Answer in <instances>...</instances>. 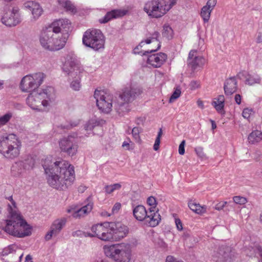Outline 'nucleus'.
Wrapping results in <instances>:
<instances>
[{
	"label": "nucleus",
	"instance_id": "nucleus-1",
	"mask_svg": "<svg viewBox=\"0 0 262 262\" xmlns=\"http://www.w3.org/2000/svg\"><path fill=\"white\" fill-rule=\"evenodd\" d=\"M42 166L48 184L55 189L65 190L75 180L74 167L66 161L53 162L47 158L43 161Z\"/></svg>",
	"mask_w": 262,
	"mask_h": 262
},
{
	"label": "nucleus",
	"instance_id": "nucleus-2",
	"mask_svg": "<svg viewBox=\"0 0 262 262\" xmlns=\"http://www.w3.org/2000/svg\"><path fill=\"white\" fill-rule=\"evenodd\" d=\"M55 91L54 88L47 86L37 92L33 91L27 98L28 105L33 110H41V106L44 108L50 106L55 101Z\"/></svg>",
	"mask_w": 262,
	"mask_h": 262
},
{
	"label": "nucleus",
	"instance_id": "nucleus-3",
	"mask_svg": "<svg viewBox=\"0 0 262 262\" xmlns=\"http://www.w3.org/2000/svg\"><path fill=\"white\" fill-rule=\"evenodd\" d=\"M5 231L8 234L17 237H24L31 234V228L20 215L11 212V217L6 220Z\"/></svg>",
	"mask_w": 262,
	"mask_h": 262
},
{
	"label": "nucleus",
	"instance_id": "nucleus-4",
	"mask_svg": "<svg viewBox=\"0 0 262 262\" xmlns=\"http://www.w3.org/2000/svg\"><path fill=\"white\" fill-rule=\"evenodd\" d=\"M62 69L69 76L75 79L71 83V88L75 91L79 90L80 74L83 69L74 53H70L67 55Z\"/></svg>",
	"mask_w": 262,
	"mask_h": 262
},
{
	"label": "nucleus",
	"instance_id": "nucleus-5",
	"mask_svg": "<svg viewBox=\"0 0 262 262\" xmlns=\"http://www.w3.org/2000/svg\"><path fill=\"white\" fill-rule=\"evenodd\" d=\"M142 91L140 89L134 86L125 88L118 97L113 101L114 107L119 115H123L129 111L128 103L139 96Z\"/></svg>",
	"mask_w": 262,
	"mask_h": 262
},
{
	"label": "nucleus",
	"instance_id": "nucleus-6",
	"mask_svg": "<svg viewBox=\"0 0 262 262\" xmlns=\"http://www.w3.org/2000/svg\"><path fill=\"white\" fill-rule=\"evenodd\" d=\"M133 213L134 217L139 221H144L150 227L157 226L161 220L159 209L154 207H150L148 210L142 205L133 206Z\"/></svg>",
	"mask_w": 262,
	"mask_h": 262
},
{
	"label": "nucleus",
	"instance_id": "nucleus-7",
	"mask_svg": "<svg viewBox=\"0 0 262 262\" xmlns=\"http://www.w3.org/2000/svg\"><path fill=\"white\" fill-rule=\"evenodd\" d=\"M21 146V141L14 134L0 136V153L7 158L17 157L19 154Z\"/></svg>",
	"mask_w": 262,
	"mask_h": 262
},
{
	"label": "nucleus",
	"instance_id": "nucleus-8",
	"mask_svg": "<svg viewBox=\"0 0 262 262\" xmlns=\"http://www.w3.org/2000/svg\"><path fill=\"white\" fill-rule=\"evenodd\" d=\"M106 255L115 262H130L131 246L128 243H120L104 247Z\"/></svg>",
	"mask_w": 262,
	"mask_h": 262
},
{
	"label": "nucleus",
	"instance_id": "nucleus-9",
	"mask_svg": "<svg viewBox=\"0 0 262 262\" xmlns=\"http://www.w3.org/2000/svg\"><path fill=\"white\" fill-rule=\"evenodd\" d=\"M177 0H151L145 3L144 10L149 16L159 18L163 16L176 4Z\"/></svg>",
	"mask_w": 262,
	"mask_h": 262
},
{
	"label": "nucleus",
	"instance_id": "nucleus-10",
	"mask_svg": "<svg viewBox=\"0 0 262 262\" xmlns=\"http://www.w3.org/2000/svg\"><path fill=\"white\" fill-rule=\"evenodd\" d=\"M63 24L68 25L70 24L68 19H59L52 24L51 27L43 30L40 36V42L41 45L46 49L49 50L50 47H53V40L56 33H60L61 27H63Z\"/></svg>",
	"mask_w": 262,
	"mask_h": 262
},
{
	"label": "nucleus",
	"instance_id": "nucleus-11",
	"mask_svg": "<svg viewBox=\"0 0 262 262\" xmlns=\"http://www.w3.org/2000/svg\"><path fill=\"white\" fill-rule=\"evenodd\" d=\"M82 42L86 47L98 51L104 47V36L100 30L89 29L83 34Z\"/></svg>",
	"mask_w": 262,
	"mask_h": 262
},
{
	"label": "nucleus",
	"instance_id": "nucleus-12",
	"mask_svg": "<svg viewBox=\"0 0 262 262\" xmlns=\"http://www.w3.org/2000/svg\"><path fill=\"white\" fill-rule=\"evenodd\" d=\"M160 33L157 32H154L151 37L146 39L145 40H142L140 43L136 47L134 50V54H142L143 55L157 51L161 47V42L159 41V37Z\"/></svg>",
	"mask_w": 262,
	"mask_h": 262
},
{
	"label": "nucleus",
	"instance_id": "nucleus-13",
	"mask_svg": "<svg viewBox=\"0 0 262 262\" xmlns=\"http://www.w3.org/2000/svg\"><path fill=\"white\" fill-rule=\"evenodd\" d=\"M45 75L42 73H36L24 76L20 83V89L24 92H33L42 83Z\"/></svg>",
	"mask_w": 262,
	"mask_h": 262
},
{
	"label": "nucleus",
	"instance_id": "nucleus-14",
	"mask_svg": "<svg viewBox=\"0 0 262 262\" xmlns=\"http://www.w3.org/2000/svg\"><path fill=\"white\" fill-rule=\"evenodd\" d=\"M0 16L2 23L9 27L15 26L20 22L19 9L17 7L10 10L8 7H5L3 10H0Z\"/></svg>",
	"mask_w": 262,
	"mask_h": 262
},
{
	"label": "nucleus",
	"instance_id": "nucleus-15",
	"mask_svg": "<svg viewBox=\"0 0 262 262\" xmlns=\"http://www.w3.org/2000/svg\"><path fill=\"white\" fill-rule=\"evenodd\" d=\"M94 97L96 99L98 108L104 113H110L113 107L112 96L104 91L96 90Z\"/></svg>",
	"mask_w": 262,
	"mask_h": 262
},
{
	"label": "nucleus",
	"instance_id": "nucleus-16",
	"mask_svg": "<svg viewBox=\"0 0 262 262\" xmlns=\"http://www.w3.org/2000/svg\"><path fill=\"white\" fill-rule=\"evenodd\" d=\"M129 233L128 227L120 222H110L109 241H119Z\"/></svg>",
	"mask_w": 262,
	"mask_h": 262
},
{
	"label": "nucleus",
	"instance_id": "nucleus-17",
	"mask_svg": "<svg viewBox=\"0 0 262 262\" xmlns=\"http://www.w3.org/2000/svg\"><path fill=\"white\" fill-rule=\"evenodd\" d=\"M77 137V134H74L61 139L59 144L61 151L67 153L70 156L75 155L77 151L78 148Z\"/></svg>",
	"mask_w": 262,
	"mask_h": 262
},
{
	"label": "nucleus",
	"instance_id": "nucleus-18",
	"mask_svg": "<svg viewBox=\"0 0 262 262\" xmlns=\"http://www.w3.org/2000/svg\"><path fill=\"white\" fill-rule=\"evenodd\" d=\"M91 230L96 237L104 241H109L111 235L110 231V222L97 224L93 226Z\"/></svg>",
	"mask_w": 262,
	"mask_h": 262
},
{
	"label": "nucleus",
	"instance_id": "nucleus-19",
	"mask_svg": "<svg viewBox=\"0 0 262 262\" xmlns=\"http://www.w3.org/2000/svg\"><path fill=\"white\" fill-rule=\"evenodd\" d=\"M205 62L206 60L203 56L197 55L196 50L190 51L188 57V65L193 71L202 69Z\"/></svg>",
	"mask_w": 262,
	"mask_h": 262
},
{
	"label": "nucleus",
	"instance_id": "nucleus-20",
	"mask_svg": "<svg viewBox=\"0 0 262 262\" xmlns=\"http://www.w3.org/2000/svg\"><path fill=\"white\" fill-rule=\"evenodd\" d=\"M34 163L35 161L32 158H28L25 161L17 162L13 165L11 172L14 176H19L26 170L32 168Z\"/></svg>",
	"mask_w": 262,
	"mask_h": 262
},
{
	"label": "nucleus",
	"instance_id": "nucleus-21",
	"mask_svg": "<svg viewBox=\"0 0 262 262\" xmlns=\"http://www.w3.org/2000/svg\"><path fill=\"white\" fill-rule=\"evenodd\" d=\"M216 256V262H230L235 257V251L230 247H222L219 248Z\"/></svg>",
	"mask_w": 262,
	"mask_h": 262
},
{
	"label": "nucleus",
	"instance_id": "nucleus-22",
	"mask_svg": "<svg viewBox=\"0 0 262 262\" xmlns=\"http://www.w3.org/2000/svg\"><path fill=\"white\" fill-rule=\"evenodd\" d=\"M167 56L165 53H159L149 56L147 62L154 68H160L166 60Z\"/></svg>",
	"mask_w": 262,
	"mask_h": 262
},
{
	"label": "nucleus",
	"instance_id": "nucleus-23",
	"mask_svg": "<svg viewBox=\"0 0 262 262\" xmlns=\"http://www.w3.org/2000/svg\"><path fill=\"white\" fill-rule=\"evenodd\" d=\"M66 220L64 219L55 220L52 224L50 230L46 235L45 238L47 241L50 240L53 236H56L66 224Z\"/></svg>",
	"mask_w": 262,
	"mask_h": 262
},
{
	"label": "nucleus",
	"instance_id": "nucleus-24",
	"mask_svg": "<svg viewBox=\"0 0 262 262\" xmlns=\"http://www.w3.org/2000/svg\"><path fill=\"white\" fill-rule=\"evenodd\" d=\"M127 11L120 9H114L106 13L105 15L99 19V23L105 24L114 18H117L126 15Z\"/></svg>",
	"mask_w": 262,
	"mask_h": 262
},
{
	"label": "nucleus",
	"instance_id": "nucleus-25",
	"mask_svg": "<svg viewBox=\"0 0 262 262\" xmlns=\"http://www.w3.org/2000/svg\"><path fill=\"white\" fill-rule=\"evenodd\" d=\"M25 7L31 12L34 20L38 19L42 14L43 10L40 5L37 3L29 2L25 4Z\"/></svg>",
	"mask_w": 262,
	"mask_h": 262
},
{
	"label": "nucleus",
	"instance_id": "nucleus-26",
	"mask_svg": "<svg viewBox=\"0 0 262 262\" xmlns=\"http://www.w3.org/2000/svg\"><path fill=\"white\" fill-rule=\"evenodd\" d=\"M225 94L231 95L237 90V81L235 77H230L227 79L224 85Z\"/></svg>",
	"mask_w": 262,
	"mask_h": 262
},
{
	"label": "nucleus",
	"instance_id": "nucleus-27",
	"mask_svg": "<svg viewBox=\"0 0 262 262\" xmlns=\"http://www.w3.org/2000/svg\"><path fill=\"white\" fill-rule=\"evenodd\" d=\"M245 78V83L249 85H253L255 84H260L261 78L260 76L256 73L250 74L247 72L240 73Z\"/></svg>",
	"mask_w": 262,
	"mask_h": 262
},
{
	"label": "nucleus",
	"instance_id": "nucleus-28",
	"mask_svg": "<svg viewBox=\"0 0 262 262\" xmlns=\"http://www.w3.org/2000/svg\"><path fill=\"white\" fill-rule=\"evenodd\" d=\"M59 33H56L53 40V47H50V51H57L64 47L67 41L66 37L60 36Z\"/></svg>",
	"mask_w": 262,
	"mask_h": 262
},
{
	"label": "nucleus",
	"instance_id": "nucleus-29",
	"mask_svg": "<svg viewBox=\"0 0 262 262\" xmlns=\"http://www.w3.org/2000/svg\"><path fill=\"white\" fill-rule=\"evenodd\" d=\"M92 208L93 204L92 203H88L78 210L75 211L73 213V216L75 218L80 217L88 212H90L92 210Z\"/></svg>",
	"mask_w": 262,
	"mask_h": 262
},
{
	"label": "nucleus",
	"instance_id": "nucleus-30",
	"mask_svg": "<svg viewBox=\"0 0 262 262\" xmlns=\"http://www.w3.org/2000/svg\"><path fill=\"white\" fill-rule=\"evenodd\" d=\"M188 206L192 211L198 214H203L206 211V206H201L199 204L192 201L188 203Z\"/></svg>",
	"mask_w": 262,
	"mask_h": 262
},
{
	"label": "nucleus",
	"instance_id": "nucleus-31",
	"mask_svg": "<svg viewBox=\"0 0 262 262\" xmlns=\"http://www.w3.org/2000/svg\"><path fill=\"white\" fill-rule=\"evenodd\" d=\"M248 141L252 144L262 140V132L256 130L252 132L248 136Z\"/></svg>",
	"mask_w": 262,
	"mask_h": 262
},
{
	"label": "nucleus",
	"instance_id": "nucleus-32",
	"mask_svg": "<svg viewBox=\"0 0 262 262\" xmlns=\"http://www.w3.org/2000/svg\"><path fill=\"white\" fill-rule=\"evenodd\" d=\"M121 188L120 183H116L112 185H107L105 186L104 189L105 193L111 194L115 190H118Z\"/></svg>",
	"mask_w": 262,
	"mask_h": 262
},
{
	"label": "nucleus",
	"instance_id": "nucleus-33",
	"mask_svg": "<svg viewBox=\"0 0 262 262\" xmlns=\"http://www.w3.org/2000/svg\"><path fill=\"white\" fill-rule=\"evenodd\" d=\"M212 10L209 9L206 6H204L201 10V15L203 18L204 22H207L210 17V13Z\"/></svg>",
	"mask_w": 262,
	"mask_h": 262
},
{
	"label": "nucleus",
	"instance_id": "nucleus-34",
	"mask_svg": "<svg viewBox=\"0 0 262 262\" xmlns=\"http://www.w3.org/2000/svg\"><path fill=\"white\" fill-rule=\"evenodd\" d=\"M162 35L163 37L170 39L172 37L173 30L168 25H164L163 27V30L162 32Z\"/></svg>",
	"mask_w": 262,
	"mask_h": 262
},
{
	"label": "nucleus",
	"instance_id": "nucleus-35",
	"mask_svg": "<svg viewBox=\"0 0 262 262\" xmlns=\"http://www.w3.org/2000/svg\"><path fill=\"white\" fill-rule=\"evenodd\" d=\"M216 99H217V101H220V104L215 105V108L218 112L222 113V111H223L224 107V96L223 95H220Z\"/></svg>",
	"mask_w": 262,
	"mask_h": 262
},
{
	"label": "nucleus",
	"instance_id": "nucleus-36",
	"mask_svg": "<svg viewBox=\"0 0 262 262\" xmlns=\"http://www.w3.org/2000/svg\"><path fill=\"white\" fill-rule=\"evenodd\" d=\"M141 129L140 128L135 127L132 129V134L133 138L135 140V141L138 143L141 142V139L140 137V133L141 132Z\"/></svg>",
	"mask_w": 262,
	"mask_h": 262
},
{
	"label": "nucleus",
	"instance_id": "nucleus-37",
	"mask_svg": "<svg viewBox=\"0 0 262 262\" xmlns=\"http://www.w3.org/2000/svg\"><path fill=\"white\" fill-rule=\"evenodd\" d=\"M181 94V89L179 87H177L170 97L169 102H172L174 100L178 99L180 96Z\"/></svg>",
	"mask_w": 262,
	"mask_h": 262
},
{
	"label": "nucleus",
	"instance_id": "nucleus-38",
	"mask_svg": "<svg viewBox=\"0 0 262 262\" xmlns=\"http://www.w3.org/2000/svg\"><path fill=\"white\" fill-rule=\"evenodd\" d=\"M233 201L237 204L244 205L247 202L246 198L241 196H235L233 198Z\"/></svg>",
	"mask_w": 262,
	"mask_h": 262
},
{
	"label": "nucleus",
	"instance_id": "nucleus-39",
	"mask_svg": "<svg viewBox=\"0 0 262 262\" xmlns=\"http://www.w3.org/2000/svg\"><path fill=\"white\" fill-rule=\"evenodd\" d=\"M62 6L64 7L68 11H70L72 12L76 11L75 6L70 1L64 2L62 4Z\"/></svg>",
	"mask_w": 262,
	"mask_h": 262
},
{
	"label": "nucleus",
	"instance_id": "nucleus-40",
	"mask_svg": "<svg viewBox=\"0 0 262 262\" xmlns=\"http://www.w3.org/2000/svg\"><path fill=\"white\" fill-rule=\"evenodd\" d=\"M12 117L11 113H7L0 117V126L7 123Z\"/></svg>",
	"mask_w": 262,
	"mask_h": 262
},
{
	"label": "nucleus",
	"instance_id": "nucleus-41",
	"mask_svg": "<svg viewBox=\"0 0 262 262\" xmlns=\"http://www.w3.org/2000/svg\"><path fill=\"white\" fill-rule=\"evenodd\" d=\"M98 122L93 120L89 121L85 125L84 128L86 130H90L93 129L94 126L98 125Z\"/></svg>",
	"mask_w": 262,
	"mask_h": 262
},
{
	"label": "nucleus",
	"instance_id": "nucleus-42",
	"mask_svg": "<svg viewBox=\"0 0 262 262\" xmlns=\"http://www.w3.org/2000/svg\"><path fill=\"white\" fill-rule=\"evenodd\" d=\"M195 151L198 155V157H199L202 159H206V154L204 153L203 151V148L202 147H198L195 148Z\"/></svg>",
	"mask_w": 262,
	"mask_h": 262
},
{
	"label": "nucleus",
	"instance_id": "nucleus-43",
	"mask_svg": "<svg viewBox=\"0 0 262 262\" xmlns=\"http://www.w3.org/2000/svg\"><path fill=\"white\" fill-rule=\"evenodd\" d=\"M79 120H76V121H74L72 122L69 125H67L66 126L61 125V127L62 128L70 129L73 127L77 126L79 124Z\"/></svg>",
	"mask_w": 262,
	"mask_h": 262
},
{
	"label": "nucleus",
	"instance_id": "nucleus-44",
	"mask_svg": "<svg viewBox=\"0 0 262 262\" xmlns=\"http://www.w3.org/2000/svg\"><path fill=\"white\" fill-rule=\"evenodd\" d=\"M216 4V0H208L205 6L212 10Z\"/></svg>",
	"mask_w": 262,
	"mask_h": 262
},
{
	"label": "nucleus",
	"instance_id": "nucleus-45",
	"mask_svg": "<svg viewBox=\"0 0 262 262\" xmlns=\"http://www.w3.org/2000/svg\"><path fill=\"white\" fill-rule=\"evenodd\" d=\"M251 112L252 110L251 109L248 108H244L242 113L243 117L246 119L249 118L250 116Z\"/></svg>",
	"mask_w": 262,
	"mask_h": 262
},
{
	"label": "nucleus",
	"instance_id": "nucleus-46",
	"mask_svg": "<svg viewBox=\"0 0 262 262\" xmlns=\"http://www.w3.org/2000/svg\"><path fill=\"white\" fill-rule=\"evenodd\" d=\"M121 205L120 203H116L112 209V213L115 214L117 213L120 209Z\"/></svg>",
	"mask_w": 262,
	"mask_h": 262
},
{
	"label": "nucleus",
	"instance_id": "nucleus-47",
	"mask_svg": "<svg viewBox=\"0 0 262 262\" xmlns=\"http://www.w3.org/2000/svg\"><path fill=\"white\" fill-rule=\"evenodd\" d=\"M185 141L183 140L179 146V153L181 155H183L185 153Z\"/></svg>",
	"mask_w": 262,
	"mask_h": 262
},
{
	"label": "nucleus",
	"instance_id": "nucleus-48",
	"mask_svg": "<svg viewBox=\"0 0 262 262\" xmlns=\"http://www.w3.org/2000/svg\"><path fill=\"white\" fill-rule=\"evenodd\" d=\"M147 203L150 206V207H154L156 206V199L153 196H150L149 197L147 200Z\"/></svg>",
	"mask_w": 262,
	"mask_h": 262
},
{
	"label": "nucleus",
	"instance_id": "nucleus-49",
	"mask_svg": "<svg viewBox=\"0 0 262 262\" xmlns=\"http://www.w3.org/2000/svg\"><path fill=\"white\" fill-rule=\"evenodd\" d=\"M227 204V202H221L215 205L214 208L217 210H222L225 205Z\"/></svg>",
	"mask_w": 262,
	"mask_h": 262
},
{
	"label": "nucleus",
	"instance_id": "nucleus-50",
	"mask_svg": "<svg viewBox=\"0 0 262 262\" xmlns=\"http://www.w3.org/2000/svg\"><path fill=\"white\" fill-rule=\"evenodd\" d=\"M190 89L192 90L196 89L200 86V82L198 81H192L189 84Z\"/></svg>",
	"mask_w": 262,
	"mask_h": 262
},
{
	"label": "nucleus",
	"instance_id": "nucleus-51",
	"mask_svg": "<svg viewBox=\"0 0 262 262\" xmlns=\"http://www.w3.org/2000/svg\"><path fill=\"white\" fill-rule=\"evenodd\" d=\"M160 139L161 138H160L159 137H157L155 140V144H154V147H153L155 151H157L159 149V146H160Z\"/></svg>",
	"mask_w": 262,
	"mask_h": 262
},
{
	"label": "nucleus",
	"instance_id": "nucleus-52",
	"mask_svg": "<svg viewBox=\"0 0 262 262\" xmlns=\"http://www.w3.org/2000/svg\"><path fill=\"white\" fill-rule=\"evenodd\" d=\"M130 143L133 144L132 142L130 141V139H127V141H124L123 142L122 146L123 147L126 148V149H130Z\"/></svg>",
	"mask_w": 262,
	"mask_h": 262
},
{
	"label": "nucleus",
	"instance_id": "nucleus-53",
	"mask_svg": "<svg viewBox=\"0 0 262 262\" xmlns=\"http://www.w3.org/2000/svg\"><path fill=\"white\" fill-rule=\"evenodd\" d=\"M175 223L178 230H182L183 229V225L181 220L179 219H176Z\"/></svg>",
	"mask_w": 262,
	"mask_h": 262
},
{
	"label": "nucleus",
	"instance_id": "nucleus-54",
	"mask_svg": "<svg viewBox=\"0 0 262 262\" xmlns=\"http://www.w3.org/2000/svg\"><path fill=\"white\" fill-rule=\"evenodd\" d=\"M166 262H184L182 260H177L172 256L169 255L166 257Z\"/></svg>",
	"mask_w": 262,
	"mask_h": 262
},
{
	"label": "nucleus",
	"instance_id": "nucleus-55",
	"mask_svg": "<svg viewBox=\"0 0 262 262\" xmlns=\"http://www.w3.org/2000/svg\"><path fill=\"white\" fill-rule=\"evenodd\" d=\"M235 100L237 104H240L241 103V96L239 94H236L235 96Z\"/></svg>",
	"mask_w": 262,
	"mask_h": 262
},
{
	"label": "nucleus",
	"instance_id": "nucleus-56",
	"mask_svg": "<svg viewBox=\"0 0 262 262\" xmlns=\"http://www.w3.org/2000/svg\"><path fill=\"white\" fill-rule=\"evenodd\" d=\"M257 43L262 42V33L261 32L258 33L257 37L256 38Z\"/></svg>",
	"mask_w": 262,
	"mask_h": 262
},
{
	"label": "nucleus",
	"instance_id": "nucleus-57",
	"mask_svg": "<svg viewBox=\"0 0 262 262\" xmlns=\"http://www.w3.org/2000/svg\"><path fill=\"white\" fill-rule=\"evenodd\" d=\"M83 233L80 230H77L73 232L72 235L73 236H81Z\"/></svg>",
	"mask_w": 262,
	"mask_h": 262
},
{
	"label": "nucleus",
	"instance_id": "nucleus-58",
	"mask_svg": "<svg viewBox=\"0 0 262 262\" xmlns=\"http://www.w3.org/2000/svg\"><path fill=\"white\" fill-rule=\"evenodd\" d=\"M197 104H198V106L200 107L202 109H203L204 108V104H203V102L200 99H199L197 102Z\"/></svg>",
	"mask_w": 262,
	"mask_h": 262
},
{
	"label": "nucleus",
	"instance_id": "nucleus-59",
	"mask_svg": "<svg viewBox=\"0 0 262 262\" xmlns=\"http://www.w3.org/2000/svg\"><path fill=\"white\" fill-rule=\"evenodd\" d=\"M144 120L142 118H138L136 120V123L138 125L142 124L143 123Z\"/></svg>",
	"mask_w": 262,
	"mask_h": 262
},
{
	"label": "nucleus",
	"instance_id": "nucleus-60",
	"mask_svg": "<svg viewBox=\"0 0 262 262\" xmlns=\"http://www.w3.org/2000/svg\"><path fill=\"white\" fill-rule=\"evenodd\" d=\"M25 262H33L32 258L31 255H28L25 258Z\"/></svg>",
	"mask_w": 262,
	"mask_h": 262
},
{
	"label": "nucleus",
	"instance_id": "nucleus-61",
	"mask_svg": "<svg viewBox=\"0 0 262 262\" xmlns=\"http://www.w3.org/2000/svg\"><path fill=\"white\" fill-rule=\"evenodd\" d=\"M9 200L11 201L12 205L13 206V207L15 208L16 207V204L15 201L13 200L12 196H11L8 198Z\"/></svg>",
	"mask_w": 262,
	"mask_h": 262
},
{
	"label": "nucleus",
	"instance_id": "nucleus-62",
	"mask_svg": "<svg viewBox=\"0 0 262 262\" xmlns=\"http://www.w3.org/2000/svg\"><path fill=\"white\" fill-rule=\"evenodd\" d=\"M101 214L103 216H110L111 215L110 213H108L107 211H102Z\"/></svg>",
	"mask_w": 262,
	"mask_h": 262
},
{
	"label": "nucleus",
	"instance_id": "nucleus-63",
	"mask_svg": "<svg viewBox=\"0 0 262 262\" xmlns=\"http://www.w3.org/2000/svg\"><path fill=\"white\" fill-rule=\"evenodd\" d=\"M162 134H163L162 129L161 128H160L159 130L157 137H159V138H161Z\"/></svg>",
	"mask_w": 262,
	"mask_h": 262
},
{
	"label": "nucleus",
	"instance_id": "nucleus-64",
	"mask_svg": "<svg viewBox=\"0 0 262 262\" xmlns=\"http://www.w3.org/2000/svg\"><path fill=\"white\" fill-rule=\"evenodd\" d=\"M211 126H212V129H214L216 128V125L215 123V122L213 120H211Z\"/></svg>",
	"mask_w": 262,
	"mask_h": 262
}]
</instances>
